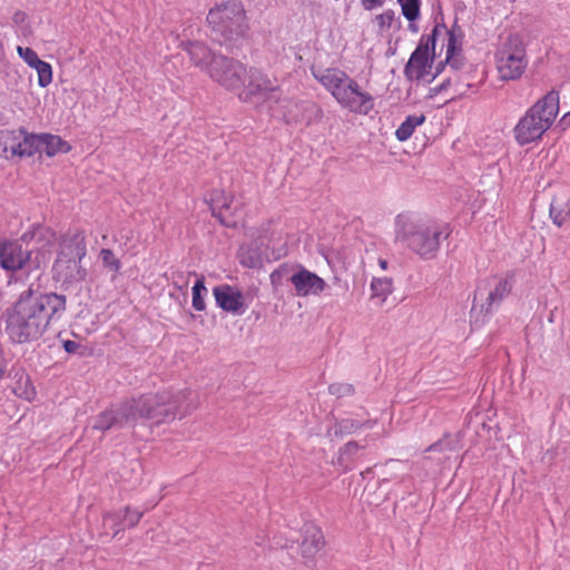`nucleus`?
<instances>
[{
    "label": "nucleus",
    "mask_w": 570,
    "mask_h": 570,
    "mask_svg": "<svg viewBox=\"0 0 570 570\" xmlns=\"http://www.w3.org/2000/svg\"><path fill=\"white\" fill-rule=\"evenodd\" d=\"M448 45H446V63L451 68L458 70L463 66V57L461 55L460 42L454 33V31H450L448 33Z\"/></svg>",
    "instance_id": "nucleus-25"
},
{
    "label": "nucleus",
    "mask_w": 570,
    "mask_h": 570,
    "mask_svg": "<svg viewBox=\"0 0 570 570\" xmlns=\"http://www.w3.org/2000/svg\"><path fill=\"white\" fill-rule=\"evenodd\" d=\"M495 65L503 80H515L523 75L528 60L521 36L510 33L501 40L495 51Z\"/></svg>",
    "instance_id": "nucleus-7"
},
{
    "label": "nucleus",
    "mask_w": 570,
    "mask_h": 570,
    "mask_svg": "<svg viewBox=\"0 0 570 570\" xmlns=\"http://www.w3.org/2000/svg\"><path fill=\"white\" fill-rule=\"evenodd\" d=\"M20 386L17 389H13V393L18 395L19 397H24L27 400H30L35 395V390L32 386H30V382L28 377H20Z\"/></svg>",
    "instance_id": "nucleus-37"
},
{
    "label": "nucleus",
    "mask_w": 570,
    "mask_h": 570,
    "mask_svg": "<svg viewBox=\"0 0 570 570\" xmlns=\"http://www.w3.org/2000/svg\"><path fill=\"white\" fill-rule=\"evenodd\" d=\"M438 27L433 29V35L422 36L415 50L412 52L405 68L404 73L410 80H421L430 75L432 58L430 50L435 47V33Z\"/></svg>",
    "instance_id": "nucleus-12"
},
{
    "label": "nucleus",
    "mask_w": 570,
    "mask_h": 570,
    "mask_svg": "<svg viewBox=\"0 0 570 570\" xmlns=\"http://www.w3.org/2000/svg\"><path fill=\"white\" fill-rule=\"evenodd\" d=\"M17 144L16 156L26 157L32 156L36 153H41V134H30L23 128L17 129Z\"/></svg>",
    "instance_id": "nucleus-21"
},
{
    "label": "nucleus",
    "mask_w": 570,
    "mask_h": 570,
    "mask_svg": "<svg viewBox=\"0 0 570 570\" xmlns=\"http://www.w3.org/2000/svg\"><path fill=\"white\" fill-rule=\"evenodd\" d=\"M207 294V288L205 286L204 277H199L195 285L193 286V307L196 311H204L206 308L205 304V295Z\"/></svg>",
    "instance_id": "nucleus-29"
},
{
    "label": "nucleus",
    "mask_w": 570,
    "mask_h": 570,
    "mask_svg": "<svg viewBox=\"0 0 570 570\" xmlns=\"http://www.w3.org/2000/svg\"><path fill=\"white\" fill-rule=\"evenodd\" d=\"M66 311V295L40 292L30 284L2 312L0 321L12 343L26 344L42 338L61 321Z\"/></svg>",
    "instance_id": "nucleus-1"
},
{
    "label": "nucleus",
    "mask_w": 570,
    "mask_h": 570,
    "mask_svg": "<svg viewBox=\"0 0 570 570\" xmlns=\"http://www.w3.org/2000/svg\"><path fill=\"white\" fill-rule=\"evenodd\" d=\"M17 129L0 130V157L9 159L16 156Z\"/></svg>",
    "instance_id": "nucleus-28"
},
{
    "label": "nucleus",
    "mask_w": 570,
    "mask_h": 570,
    "mask_svg": "<svg viewBox=\"0 0 570 570\" xmlns=\"http://www.w3.org/2000/svg\"><path fill=\"white\" fill-rule=\"evenodd\" d=\"M243 101H254L255 98L278 102L282 97L281 89L275 80L257 68L246 69L244 86L237 94Z\"/></svg>",
    "instance_id": "nucleus-9"
},
{
    "label": "nucleus",
    "mask_w": 570,
    "mask_h": 570,
    "mask_svg": "<svg viewBox=\"0 0 570 570\" xmlns=\"http://www.w3.org/2000/svg\"><path fill=\"white\" fill-rule=\"evenodd\" d=\"M207 23L212 36L222 45L234 46L249 31V20L239 0H228L208 11Z\"/></svg>",
    "instance_id": "nucleus-5"
},
{
    "label": "nucleus",
    "mask_w": 570,
    "mask_h": 570,
    "mask_svg": "<svg viewBox=\"0 0 570 570\" xmlns=\"http://www.w3.org/2000/svg\"><path fill=\"white\" fill-rule=\"evenodd\" d=\"M87 254L86 236L83 232H77L63 237L59 256L83 258Z\"/></svg>",
    "instance_id": "nucleus-22"
},
{
    "label": "nucleus",
    "mask_w": 570,
    "mask_h": 570,
    "mask_svg": "<svg viewBox=\"0 0 570 570\" xmlns=\"http://www.w3.org/2000/svg\"><path fill=\"white\" fill-rule=\"evenodd\" d=\"M17 52L19 57L31 68L37 66V63L41 60L37 52L29 47L18 46Z\"/></svg>",
    "instance_id": "nucleus-35"
},
{
    "label": "nucleus",
    "mask_w": 570,
    "mask_h": 570,
    "mask_svg": "<svg viewBox=\"0 0 570 570\" xmlns=\"http://www.w3.org/2000/svg\"><path fill=\"white\" fill-rule=\"evenodd\" d=\"M210 209L220 223L225 226H236L238 212V202L233 196L226 195L224 191H216L210 198Z\"/></svg>",
    "instance_id": "nucleus-13"
},
{
    "label": "nucleus",
    "mask_w": 570,
    "mask_h": 570,
    "mask_svg": "<svg viewBox=\"0 0 570 570\" xmlns=\"http://www.w3.org/2000/svg\"><path fill=\"white\" fill-rule=\"evenodd\" d=\"M287 114H284L287 122L311 125L322 118L321 107L312 101L295 102Z\"/></svg>",
    "instance_id": "nucleus-18"
},
{
    "label": "nucleus",
    "mask_w": 570,
    "mask_h": 570,
    "mask_svg": "<svg viewBox=\"0 0 570 570\" xmlns=\"http://www.w3.org/2000/svg\"><path fill=\"white\" fill-rule=\"evenodd\" d=\"M144 515V512L132 510L126 507L124 511L117 513H107L104 518L105 524H111L116 528V533L124 530L125 528H132L137 525Z\"/></svg>",
    "instance_id": "nucleus-20"
},
{
    "label": "nucleus",
    "mask_w": 570,
    "mask_h": 570,
    "mask_svg": "<svg viewBox=\"0 0 570 570\" xmlns=\"http://www.w3.org/2000/svg\"><path fill=\"white\" fill-rule=\"evenodd\" d=\"M393 291V282L389 277H374L371 282L372 298L383 304Z\"/></svg>",
    "instance_id": "nucleus-26"
},
{
    "label": "nucleus",
    "mask_w": 570,
    "mask_h": 570,
    "mask_svg": "<svg viewBox=\"0 0 570 570\" xmlns=\"http://www.w3.org/2000/svg\"><path fill=\"white\" fill-rule=\"evenodd\" d=\"M410 30L413 31V32H416L417 28L413 23H411L410 24Z\"/></svg>",
    "instance_id": "nucleus-46"
},
{
    "label": "nucleus",
    "mask_w": 570,
    "mask_h": 570,
    "mask_svg": "<svg viewBox=\"0 0 570 570\" xmlns=\"http://www.w3.org/2000/svg\"><path fill=\"white\" fill-rule=\"evenodd\" d=\"M276 276H277V272L272 273L271 279L273 283L275 282Z\"/></svg>",
    "instance_id": "nucleus-47"
},
{
    "label": "nucleus",
    "mask_w": 570,
    "mask_h": 570,
    "mask_svg": "<svg viewBox=\"0 0 570 570\" xmlns=\"http://www.w3.org/2000/svg\"><path fill=\"white\" fill-rule=\"evenodd\" d=\"M511 289V277L492 276L478 285L474 293V302L484 298V303L481 305V311L490 313L493 307L501 304V302L510 294Z\"/></svg>",
    "instance_id": "nucleus-11"
},
{
    "label": "nucleus",
    "mask_w": 570,
    "mask_h": 570,
    "mask_svg": "<svg viewBox=\"0 0 570 570\" xmlns=\"http://www.w3.org/2000/svg\"><path fill=\"white\" fill-rule=\"evenodd\" d=\"M99 258L105 268L114 273V276L118 274L121 268L120 261L115 256L114 252L108 248H102L99 253Z\"/></svg>",
    "instance_id": "nucleus-30"
},
{
    "label": "nucleus",
    "mask_w": 570,
    "mask_h": 570,
    "mask_svg": "<svg viewBox=\"0 0 570 570\" xmlns=\"http://www.w3.org/2000/svg\"><path fill=\"white\" fill-rule=\"evenodd\" d=\"M26 235L17 239L0 238V267L7 272L33 271L40 268L38 255L24 243Z\"/></svg>",
    "instance_id": "nucleus-8"
},
{
    "label": "nucleus",
    "mask_w": 570,
    "mask_h": 570,
    "mask_svg": "<svg viewBox=\"0 0 570 570\" xmlns=\"http://www.w3.org/2000/svg\"><path fill=\"white\" fill-rule=\"evenodd\" d=\"M297 296L320 295L326 287V282L308 269L301 268L291 276Z\"/></svg>",
    "instance_id": "nucleus-14"
},
{
    "label": "nucleus",
    "mask_w": 570,
    "mask_h": 570,
    "mask_svg": "<svg viewBox=\"0 0 570 570\" xmlns=\"http://www.w3.org/2000/svg\"><path fill=\"white\" fill-rule=\"evenodd\" d=\"M380 266L385 269L387 266V262L385 259H380Z\"/></svg>",
    "instance_id": "nucleus-45"
},
{
    "label": "nucleus",
    "mask_w": 570,
    "mask_h": 570,
    "mask_svg": "<svg viewBox=\"0 0 570 570\" xmlns=\"http://www.w3.org/2000/svg\"><path fill=\"white\" fill-rule=\"evenodd\" d=\"M425 121V116L424 115H412V116H409L400 126L399 128L396 129L395 131V136L396 138L400 140V141H405L407 140L414 129L422 125L423 122Z\"/></svg>",
    "instance_id": "nucleus-27"
},
{
    "label": "nucleus",
    "mask_w": 570,
    "mask_h": 570,
    "mask_svg": "<svg viewBox=\"0 0 570 570\" xmlns=\"http://www.w3.org/2000/svg\"><path fill=\"white\" fill-rule=\"evenodd\" d=\"M567 118L570 119V114L566 115L563 119H567Z\"/></svg>",
    "instance_id": "nucleus-48"
},
{
    "label": "nucleus",
    "mask_w": 570,
    "mask_h": 570,
    "mask_svg": "<svg viewBox=\"0 0 570 570\" xmlns=\"http://www.w3.org/2000/svg\"><path fill=\"white\" fill-rule=\"evenodd\" d=\"M396 238L421 258L435 257L442 238L450 235L448 225L423 222L413 215L401 214L395 219Z\"/></svg>",
    "instance_id": "nucleus-4"
},
{
    "label": "nucleus",
    "mask_w": 570,
    "mask_h": 570,
    "mask_svg": "<svg viewBox=\"0 0 570 570\" xmlns=\"http://www.w3.org/2000/svg\"><path fill=\"white\" fill-rule=\"evenodd\" d=\"M383 0H362V4L366 10H372L377 6H381Z\"/></svg>",
    "instance_id": "nucleus-43"
},
{
    "label": "nucleus",
    "mask_w": 570,
    "mask_h": 570,
    "mask_svg": "<svg viewBox=\"0 0 570 570\" xmlns=\"http://www.w3.org/2000/svg\"><path fill=\"white\" fill-rule=\"evenodd\" d=\"M82 258L59 256L53 264L55 276L58 281L72 283L83 281L87 271L81 266Z\"/></svg>",
    "instance_id": "nucleus-15"
},
{
    "label": "nucleus",
    "mask_w": 570,
    "mask_h": 570,
    "mask_svg": "<svg viewBox=\"0 0 570 570\" xmlns=\"http://www.w3.org/2000/svg\"><path fill=\"white\" fill-rule=\"evenodd\" d=\"M216 304L224 311L240 315L245 312L243 294L229 286L220 285L216 286L213 291Z\"/></svg>",
    "instance_id": "nucleus-16"
},
{
    "label": "nucleus",
    "mask_w": 570,
    "mask_h": 570,
    "mask_svg": "<svg viewBox=\"0 0 570 570\" xmlns=\"http://www.w3.org/2000/svg\"><path fill=\"white\" fill-rule=\"evenodd\" d=\"M208 76L230 91L238 94L244 86L245 66L226 56H214L208 67Z\"/></svg>",
    "instance_id": "nucleus-10"
},
{
    "label": "nucleus",
    "mask_w": 570,
    "mask_h": 570,
    "mask_svg": "<svg viewBox=\"0 0 570 570\" xmlns=\"http://www.w3.org/2000/svg\"><path fill=\"white\" fill-rule=\"evenodd\" d=\"M38 73V85L46 88L52 81V67L50 63L40 60L37 66L32 67Z\"/></svg>",
    "instance_id": "nucleus-31"
},
{
    "label": "nucleus",
    "mask_w": 570,
    "mask_h": 570,
    "mask_svg": "<svg viewBox=\"0 0 570 570\" xmlns=\"http://www.w3.org/2000/svg\"><path fill=\"white\" fill-rule=\"evenodd\" d=\"M70 148V145L60 136L41 134V153H45L47 156L53 157L60 153L65 154L68 153Z\"/></svg>",
    "instance_id": "nucleus-24"
},
{
    "label": "nucleus",
    "mask_w": 570,
    "mask_h": 570,
    "mask_svg": "<svg viewBox=\"0 0 570 570\" xmlns=\"http://www.w3.org/2000/svg\"><path fill=\"white\" fill-rule=\"evenodd\" d=\"M80 347L79 343L67 340L63 342V348L67 353H76Z\"/></svg>",
    "instance_id": "nucleus-42"
},
{
    "label": "nucleus",
    "mask_w": 570,
    "mask_h": 570,
    "mask_svg": "<svg viewBox=\"0 0 570 570\" xmlns=\"http://www.w3.org/2000/svg\"><path fill=\"white\" fill-rule=\"evenodd\" d=\"M402 9V14L409 21H415L420 16L421 0H399Z\"/></svg>",
    "instance_id": "nucleus-32"
},
{
    "label": "nucleus",
    "mask_w": 570,
    "mask_h": 570,
    "mask_svg": "<svg viewBox=\"0 0 570 570\" xmlns=\"http://www.w3.org/2000/svg\"><path fill=\"white\" fill-rule=\"evenodd\" d=\"M362 449L356 442L350 441L347 442L341 450L338 455L340 463H344L345 461L353 460L358 451Z\"/></svg>",
    "instance_id": "nucleus-34"
},
{
    "label": "nucleus",
    "mask_w": 570,
    "mask_h": 570,
    "mask_svg": "<svg viewBox=\"0 0 570 570\" xmlns=\"http://www.w3.org/2000/svg\"><path fill=\"white\" fill-rule=\"evenodd\" d=\"M394 11L393 10H386L383 13L376 16V22L381 29L390 28L393 20H394Z\"/></svg>",
    "instance_id": "nucleus-40"
},
{
    "label": "nucleus",
    "mask_w": 570,
    "mask_h": 570,
    "mask_svg": "<svg viewBox=\"0 0 570 570\" xmlns=\"http://www.w3.org/2000/svg\"><path fill=\"white\" fill-rule=\"evenodd\" d=\"M328 391L332 395L343 397L353 394L354 387L348 383H334L328 386Z\"/></svg>",
    "instance_id": "nucleus-38"
},
{
    "label": "nucleus",
    "mask_w": 570,
    "mask_h": 570,
    "mask_svg": "<svg viewBox=\"0 0 570 570\" xmlns=\"http://www.w3.org/2000/svg\"><path fill=\"white\" fill-rule=\"evenodd\" d=\"M193 273H185L183 271H175L171 273L173 285L178 289H184L188 286V277Z\"/></svg>",
    "instance_id": "nucleus-39"
},
{
    "label": "nucleus",
    "mask_w": 570,
    "mask_h": 570,
    "mask_svg": "<svg viewBox=\"0 0 570 570\" xmlns=\"http://www.w3.org/2000/svg\"><path fill=\"white\" fill-rule=\"evenodd\" d=\"M446 450H450L449 442L445 440H440V441L433 443L432 445H430L426 451L444 452Z\"/></svg>",
    "instance_id": "nucleus-41"
},
{
    "label": "nucleus",
    "mask_w": 570,
    "mask_h": 570,
    "mask_svg": "<svg viewBox=\"0 0 570 570\" xmlns=\"http://www.w3.org/2000/svg\"><path fill=\"white\" fill-rule=\"evenodd\" d=\"M181 47L188 52L195 66L199 67L208 73V67L210 66L212 58L216 55L199 41H183Z\"/></svg>",
    "instance_id": "nucleus-23"
},
{
    "label": "nucleus",
    "mask_w": 570,
    "mask_h": 570,
    "mask_svg": "<svg viewBox=\"0 0 570 570\" xmlns=\"http://www.w3.org/2000/svg\"><path fill=\"white\" fill-rule=\"evenodd\" d=\"M311 72L342 108L358 115H368L373 110L374 97L363 90L345 71L338 68L312 67Z\"/></svg>",
    "instance_id": "nucleus-3"
},
{
    "label": "nucleus",
    "mask_w": 570,
    "mask_h": 570,
    "mask_svg": "<svg viewBox=\"0 0 570 570\" xmlns=\"http://www.w3.org/2000/svg\"><path fill=\"white\" fill-rule=\"evenodd\" d=\"M190 390L159 392L154 395H144L126 401L117 406L101 412L94 424V429L107 431L111 428L121 429L135 424L139 420L159 424L183 417L197 407Z\"/></svg>",
    "instance_id": "nucleus-2"
},
{
    "label": "nucleus",
    "mask_w": 570,
    "mask_h": 570,
    "mask_svg": "<svg viewBox=\"0 0 570 570\" xmlns=\"http://www.w3.org/2000/svg\"><path fill=\"white\" fill-rule=\"evenodd\" d=\"M549 212L553 224L559 227L570 219V186L554 188Z\"/></svg>",
    "instance_id": "nucleus-17"
},
{
    "label": "nucleus",
    "mask_w": 570,
    "mask_h": 570,
    "mask_svg": "<svg viewBox=\"0 0 570 570\" xmlns=\"http://www.w3.org/2000/svg\"><path fill=\"white\" fill-rule=\"evenodd\" d=\"M240 263L244 266L254 268L262 265L263 259L254 249H248L247 252H243L240 255Z\"/></svg>",
    "instance_id": "nucleus-36"
},
{
    "label": "nucleus",
    "mask_w": 570,
    "mask_h": 570,
    "mask_svg": "<svg viewBox=\"0 0 570 570\" xmlns=\"http://www.w3.org/2000/svg\"><path fill=\"white\" fill-rule=\"evenodd\" d=\"M559 112V92L550 90L515 125L513 132L519 145H527L537 139L551 127Z\"/></svg>",
    "instance_id": "nucleus-6"
},
{
    "label": "nucleus",
    "mask_w": 570,
    "mask_h": 570,
    "mask_svg": "<svg viewBox=\"0 0 570 570\" xmlns=\"http://www.w3.org/2000/svg\"><path fill=\"white\" fill-rule=\"evenodd\" d=\"M12 20L16 24H22L27 20V14L23 11H17Z\"/></svg>",
    "instance_id": "nucleus-44"
},
{
    "label": "nucleus",
    "mask_w": 570,
    "mask_h": 570,
    "mask_svg": "<svg viewBox=\"0 0 570 570\" xmlns=\"http://www.w3.org/2000/svg\"><path fill=\"white\" fill-rule=\"evenodd\" d=\"M323 547L324 538L321 529L313 523L305 524L301 543L302 557L306 560H313Z\"/></svg>",
    "instance_id": "nucleus-19"
},
{
    "label": "nucleus",
    "mask_w": 570,
    "mask_h": 570,
    "mask_svg": "<svg viewBox=\"0 0 570 570\" xmlns=\"http://www.w3.org/2000/svg\"><path fill=\"white\" fill-rule=\"evenodd\" d=\"M374 424H375V421H371V420L365 421L364 423H361L360 421H356V420L346 419V420H342L340 422V428H341V430L352 433V432H355L363 428L372 429L374 426Z\"/></svg>",
    "instance_id": "nucleus-33"
}]
</instances>
